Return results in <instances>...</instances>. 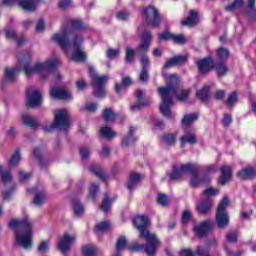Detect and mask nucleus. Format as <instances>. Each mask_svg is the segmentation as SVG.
Wrapping results in <instances>:
<instances>
[{
  "instance_id": "1",
  "label": "nucleus",
  "mask_w": 256,
  "mask_h": 256,
  "mask_svg": "<svg viewBox=\"0 0 256 256\" xmlns=\"http://www.w3.org/2000/svg\"><path fill=\"white\" fill-rule=\"evenodd\" d=\"M61 65V59L56 57L54 60H46L45 62H37L33 66L31 65V61L29 60H22L20 62V67L17 66L15 68H6L5 69V77L7 81L13 83L15 79H17V74L19 71H24L27 77H33L35 73L40 75V79L46 81L49 77V74L54 69H57Z\"/></svg>"
},
{
  "instance_id": "2",
  "label": "nucleus",
  "mask_w": 256,
  "mask_h": 256,
  "mask_svg": "<svg viewBox=\"0 0 256 256\" xmlns=\"http://www.w3.org/2000/svg\"><path fill=\"white\" fill-rule=\"evenodd\" d=\"M166 87L158 88V93L162 99L160 104V113L171 119V108L173 107V98L176 97L178 101H187L189 98V90H182L177 93V87L179 85V75L171 74L166 77Z\"/></svg>"
},
{
  "instance_id": "3",
  "label": "nucleus",
  "mask_w": 256,
  "mask_h": 256,
  "mask_svg": "<svg viewBox=\"0 0 256 256\" xmlns=\"http://www.w3.org/2000/svg\"><path fill=\"white\" fill-rule=\"evenodd\" d=\"M149 225V218L145 215L136 216L134 218V226L139 231V239H145L146 241V254L148 256H155V253H157V250L161 247V242L155 234L149 233L147 229Z\"/></svg>"
},
{
  "instance_id": "4",
  "label": "nucleus",
  "mask_w": 256,
  "mask_h": 256,
  "mask_svg": "<svg viewBox=\"0 0 256 256\" xmlns=\"http://www.w3.org/2000/svg\"><path fill=\"white\" fill-rule=\"evenodd\" d=\"M8 227L10 229L16 230V243L23 247V249H31L33 245V236L31 233V221L29 218H24L22 220L13 219L9 222Z\"/></svg>"
},
{
  "instance_id": "5",
  "label": "nucleus",
  "mask_w": 256,
  "mask_h": 256,
  "mask_svg": "<svg viewBox=\"0 0 256 256\" xmlns=\"http://www.w3.org/2000/svg\"><path fill=\"white\" fill-rule=\"evenodd\" d=\"M69 25L71 28H64L60 33L52 36V41L58 43L63 51L71 49L70 37L73 35V30L82 31V29H85V24L81 20H69Z\"/></svg>"
},
{
  "instance_id": "6",
  "label": "nucleus",
  "mask_w": 256,
  "mask_h": 256,
  "mask_svg": "<svg viewBox=\"0 0 256 256\" xmlns=\"http://www.w3.org/2000/svg\"><path fill=\"white\" fill-rule=\"evenodd\" d=\"M71 127V120L69 119V112L67 110H56L54 112V121L50 127H45L46 133H51L53 129H59L60 131H67Z\"/></svg>"
},
{
  "instance_id": "7",
  "label": "nucleus",
  "mask_w": 256,
  "mask_h": 256,
  "mask_svg": "<svg viewBox=\"0 0 256 256\" xmlns=\"http://www.w3.org/2000/svg\"><path fill=\"white\" fill-rule=\"evenodd\" d=\"M89 75L92 80V86L94 87V97L98 99H103L107 95V91L105 90V85L109 80L107 75L99 76L97 72H95V68L89 67Z\"/></svg>"
},
{
  "instance_id": "8",
  "label": "nucleus",
  "mask_w": 256,
  "mask_h": 256,
  "mask_svg": "<svg viewBox=\"0 0 256 256\" xmlns=\"http://www.w3.org/2000/svg\"><path fill=\"white\" fill-rule=\"evenodd\" d=\"M83 43V36L74 35L72 38V45L74 51L72 52V61L76 63H81L87 60V53L81 49V44Z\"/></svg>"
},
{
  "instance_id": "9",
  "label": "nucleus",
  "mask_w": 256,
  "mask_h": 256,
  "mask_svg": "<svg viewBox=\"0 0 256 256\" xmlns=\"http://www.w3.org/2000/svg\"><path fill=\"white\" fill-rule=\"evenodd\" d=\"M153 41V34L145 30L140 36V43L136 47V53L138 55H147L149 53V49H151V42Z\"/></svg>"
},
{
  "instance_id": "10",
  "label": "nucleus",
  "mask_w": 256,
  "mask_h": 256,
  "mask_svg": "<svg viewBox=\"0 0 256 256\" xmlns=\"http://www.w3.org/2000/svg\"><path fill=\"white\" fill-rule=\"evenodd\" d=\"M145 21L150 27H159L161 25V15L159 10L153 6H149L144 10Z\"/></svg>"
},
{
  "instance_id": "11",
  "label": "nucleus",
  "mask_w": 256,
  "mask_h": 256,
  "mask_svg": "<svg viewBox=\"0 0 256 256\" xmlns=\"http://www.w3.org/2000/svg\"><path fill=\"white\" fill-rule=\"evenodd\" d=\"M26 99H27L26 105L28 108L39 107V105H41L42 96H41V93H39V91L35 89V87L30 86L26 92Z\"/></svg>"
},
{
  "instance_id": "12",
  "label": "nucleus",
  "mask_w": 256,
  "mask_h": 256,
  "mask_svg": "<svg viewBox=\"0 0 256 256\" xmlns=\"http://www.w3.org/2000/svg\"><path fill=\"white\" fill-rule=\"evenodd\" d=\"M136 103L130 105V111L135 113V111H141L143 107H147L149 105V100L145 99V93L143 90L135 91Z\"/></svg>"
},
{
  "instance_id": "13",
  "label": "nucleus",
  "mask_w": 256,
  "mask_h": 256,
  "mask_svg": "<svg viewBox=\"0 0 256 256\" xmlns=\"http://www.w3.org/2000/svg\"><path fill=\"white\" fill-rule=\"evenodd\" d=\"M76 239L77 236L75 235L64 234L58 242V249L61 251V253H67L71 250V247L73 243H75Z\"/></svg>"
},
{
  "instance_id": "14",
  "label": "nucleus",
  "mask_w": 256,
  "mask_h": 256,
  "mask_svg": "<svg viewBox=\"0 0 256 256\" xmlns=\"http://www.w3.org/2000/svg\"><path fill=\"white\" fill-rule=\"evenodd\" d=\"M50 95L54 99H61L62 101H71L73 99V96L71 95V92L65 87L62 88H55L52 87L50 90Z\"/></svg>"
},
{
  "instance_id": "15",
  "label": "nucleus",
  "mask_w": 256,
  "mask_h": 256,
  "mask_svg": "<svg viewBox=\"0 0 256 256\" xmlns=\"http://www.w3.org/2000/svg\"><path fill=\"white\" fill-rule=\"evenodd\" d=\"M211 229H213V222L206 220L194 226V233L197 237L203 238Z\"/></svg>"
},
{
  "instance_id": "16",
  "label": "nucleus",
  "mask_w": 256,
  "mask_h": 256,
  "mask_svg": "<svg viewBox=\"0 0 256 256\" xmlns=\"http://www.w3.org/2000/svg\"><path fill=\"white\" fill-rule=\"evenodd\" d=\"M180 142L181 147H185L187 143H189V145H195V143H197L195 131H193V129H184V135L180 138Z\"/></svg>"
},
{
  "instance_id": "17",
  "label": "nucleus",
  "mask_w": 256,
  "mask_h": 256,
  "mask_svg": "<svg viewBox=\"0 0 256 256\" xmlns=\"http://www.w3.org/2000/svg\"><path fill=\"white\" fill-rule=\"evenodd\" d=\"M198 69L200 73H209L211 69H214L215 67V61L211 57L204 58L202 60H199L197 62Z\"/></svg>"
},
{
  "instance_id": "18",
  "label": "nucleus",
  "mask_w": 256,
  "mask_h": 256,
  "mask_svg": "<svg viewBox=\"0 0 256 256\" xmlns=\"http://www.w3.org/2000/svg\"><path fill=\"white\" fill-rule=\"evenodd\" d=\"M182 25L185 27H196V25H199V13L191 10L188 17L182 21Z\"/></svg>"
},
{
  "instance_id": "19",
  "label": "nucleus",
  "mask_w": 256,
  "mask_h": 256,
  "mask_svg": "<svg viewBox=\"0 0 256 256\" xmlns=\"http://www.w3.org/2000/svg\"><path fill=\"white\" fill-rule=\"evenodd\" d=\"M221 173L218 183L220 185H227L228 181H231L232 169L231 166H222Z\"/></svg>"
},
{
  "instance_id": "20",
  "label": "nucleus",
  "mask_w": 256,
  "mask_h": 256,
  "mask_svg": "<svg viewBox=\"0 0 256 256\" xmlns=\"http://www.w3.org/2000/svg\"><path fill=\"white\" fill-rule=\"evenodd\" d=\"M238 177L243 181H248L249 179H253L254 177H256V169L253 167L243 168L238 172Z\"/></svg>"
},
{
  "instance_id": "21",
  "label": "nucleus",
  "mask_w": 256,
  "mask_h": 256,
  "mask_svg": "<svg viewBox=\"0 0 256 256\" xmlns=\"http://www.w3.org/2000/svg\"><path fill=\"white\" fill-rule=\"evenodd\" d=\"M137 131V128L131 126L129 128L128 134L124 136L122 140L123 147H129V145H133L135 141H137V137H135V132Z\"/></svg>"
},
{
  "instance_id": "22",
  "label": "nucleus",
  "mask_w": 256,
  "mask_h": 256,
  "mask_svg": "<svg viewBox=\"0 0 256 256\" xmlns=\"http://www.w3.org/2000/svg\"><path fill=\"white\" fill-rule=\"evenodd\" d=\"M216 223L219 229L229 226V214L227 212H216Z\"/></svg>"
},
{
  "instance_id": "23",
  "label": "nucleus",
  "mask_w": 256,
  "mask_h": 256,
  "mask_svg": "<svg viewBox=\"0 0 256 256\" xmlns=\"http://www.w3.org/2000/svg\"><path fill=\"white\" fill-rule=\"evenodd\" d=\"M141 179H143V176L141 174L132 173L127 182V188L129 189V191H133V189H135V187H137V185H139Z\"/></svg>"
},
{
  "instance_id": "24",
  "label": "nucleus",
  "mask_w": 256,
  "mask_h": 256,
  "mask_svg": "<svg viewBox=\"0 0 256 256\" xmlns=\"http://www.w3.org/2000/svg\"><path fill=\"white\" fill-rule=\"evenodd\" d=\"M40 0H20L18 2L19 7L24 9V11H29L33 13L35 11V3H39Z\"/></svg>"
},
{
  "instance_id": "25",
  "label": "nucleus",
  "mask_w": 256,
  "mask_h": 256,
  "mask_svg": "<svg viewBox=\"0 0 256 256\" xmlns=\"http://www.w3.org/2000/svg\"><path fill=\"white\" fill-rule=\"evenodd\" d=\"M196 209L200 215H207V213L211 211V199L206 198L196 207Z\"/></svg>"
},
{
  "instance_id": "26",
  "label": "nucleus",
  "mask_w": 256,
  "mask_h": 256,
  "mask_svg": "<svg viewBox=\"0 0 256 256\" xmlns=\"http://www.w3.org/2000/svg\"><path fill=\"white\" fill-rule=\"evenodd\" d=\"M199 119V115L197 114H185L184 117L182 118V128L183 129H192L188 128L189 125H192V123H195Z\"/></svg>"
},
{
  "instance_id": "27",
  "label": "nucleus",
  "mask_w": 256,
  "mask_h": 256,
  "mask_svg": "<svg viewBox=\"0 0 256 256\" xmlns=\"http://www.w3.org/2000/svg\"><path fill=\"white\" fill-rule=\"evenodd\" d=\"M211 88L209 86H204L201 90H198L196 92V96L200 101H203V103L209 101V97H211L210 94Z\"/></svg>"
},
{
  "instance_id": "28",
  "label": "nucleus",
  "mask_w": 256,
  "mask_h": 256,
  "mask_svg": "<svg viewBox=\"0 0 256 256\" xmlns=\"http://www.w3.org/2000/svg\"><path fill=\"white\" fill-rule=\"evenodd\" d=\"M23 123L26 127H31V129H37L39 124L37 123V119L29 114H24L22 116Z\"/></svg>"
},
{
  "instance_id": "29",
  "label": "nucleus",
  "mask_w": 256,
  "mask_h": 256,
  "mask_svg": "<svg viewBox=\"0 0 256 256\" xmlns=\"http://www.w3.org/2000/svg\"><path fill=\"white\" fill-rule=\"evenodd\" d=\"M182 174L185 175V173H188L189 175H197V173L199 172L197 169V165L195 164H182L179 166Z\"/></svg>"
},
{
  "instance_id": "30",
  "label": "nucleus",
  "mask_w": 256,
  "mask_h": 256,
  "mask_svg": "<svg viewBox=\"0 0 256 256\" xmlns=\"http://www.w3.org/2000/svg\"><path fill=\"white\" fill-rule=\"evenodd\" d=\"M214 69L218 77H224V75H227L228 68L227 63H225V61L214 63Z\"/></svg>"
},
{
  "instance_id": "31",
  "label": "nucleus",
  "mask_w": 256,
  "mask_h": 256,
  "mask_svg": "<svg viewBox=\"0 0 256 256\" xmlns=\"http://www.w3.org/2000/svg\"><path fill=\"white\" fill-rule=\"evenodd\" d=\"M72 207L75 217H81V215L85 213V208L83 207V204H81V201L78 199L72 200Z\"/></svg>"
},
{
  "instance_id": "32",
  "label": "nucleus",
  "mask_w": 256,
  "mask_h": 256,
  "mask_svg": "<svg viewBox=\"0 0 256 256\" xmlns=\"http://www.w3.org/2000/svg\"><path fill=\"white\" fill-rule=\"evenodd\" d=\"M162 143H165V145H168L169 147H173L175 143L177 142V132L172 134H165L161 137Z\"/></svg>"
},
{
  "instance_id": "33",
  "label": "nucleus",
  "mask_w": 256,
  "mask_h": 256,
  "mask_svg": "<svg viewBox=\"0 0 256 256\" xmlns=\"http://www.w3.org/2000/svg\"><path fill=\"white\" fill-rule=\"evenodd\" d=\"M111 205H113V200L109 198V195L105 194L102 204L100 205L101 211H103V213H109V211H111Z\"/></svg>"
},
{
  "instance_id": "34",
  "label": "nucleus",
  "mask_w": 256,
  "mask_h": 256,
  "mask_svg": "<svg viewBox=\"0 0 256 256\" xmlns=\"http://www.w3.org/2000/svg\"><path fill=\"white\" fill-rule=\"evenodd\" d=\"M91 171L92 173H94V175H96V177H98L99 179H102V181H105V179H107V174L105 173V171H103L100 165H97V164L92 165Z\"/></svg>"
},
{
  "instance_id": "35",
  "label": "nucleus",
  "mask_w": 256,
  "mask_h": 256,
  "mask_svg": "<svg viewBox=\"0 0 256 256\" xmlns=\"http://www.w3.org/2000/svg\"><path fill=\"white\" fill-rule=\"evenodd\" d=\"M116 117H117V115L115 114L113 109H111V108L104 109L103 119H104V121H106V123H113V121H115Z\"/></svg>"
},
{
  "instance_id": "36",
  "label": "nucleus",
  "mask_w": 256,
  "mask_h": 256,
  "mask_svg": "<svg viewBox=\"0 0 256 256\" xmlns=\"http://www.w3.org/2000/svg\"><path fill=\"white\" fill-rule=\"evenodd\" d=\"M130 85H133V80L129 76L122 78V83H116L115 84V91L116 93H121V89L123 87H130Z\"/></svg>"
},
{
  "instance_id": "37",
  "label": "nucleus",
  "mask_w": 256,
  "mask_h": 256,
  "mask_svg": "<svg viewBox=\"0 0 256 256\" xmlns=\"http://www.w3.org/2000/svg\"><path fill=\"white\" fill-rule=\"evenodd\" d=\"M45 201H47V195L43 191L37 192L35 194L33 203L36 205V207H41Z\"/></svg>"
},
{
  "instance_id": "38",
  "label": "nucleus",
  "mask_w": 256,
  "mask_h": 256,
  "mask_svg": "<svg viewBox=\"0 0 256 256\" xmlns=\"http://www.w3.org/2000/svg\"><path fill=\"white\" fill-rule=\"evenodd\" d=\"M137 50H134L130 46L125 47V61L126 63H133L135 61V54Z\"/></svg>"
},
{
  "instance_id": "39",
  "label": "nucleus",
  "mask_w": 256,
  "mask_h": 256,
  "mask_svg": "<svg viewBox=\"0 0 256 256\" xmlns=\"http://www.w3.org/2000/svg\"><path fill=\"white\" fill-rule=\"evenodd\" d=\"M170 181H179L183 177V172L180 166H174L172 172L169 174Z\"/></svg>"
},
{
  "instance_id": "40",
  "label": "nucleus",
  "mask_w": 256,
  "mask_h": 256,
  "mask_svg": "<svg viewBox=\"0 0 256 256\" xmlns=\"http://www.w3.org/2000/svg\"><path fill=\"white\" fill-rule=\"evenodd\" d=\"M100 135H102V137H105V139H113L114 137H117V132L105 126L100 129Z\"/></svg>"
},
{
  "instance_id": "41",
  "label": "nucleus",
  "mask_w": 256,
  "mask_h": 256,
  "mask_svg": "<svg viewBox=\"0 0 256 256\" xmlns=\"http://www.w3.org/2000/svg\"><path fill=\"white\" fill-rule=\"evenodd\" d=\"M248 11L246 12L251 21H256L255 0H248Z\"/></svg>"
},
{
  "instance_id": "42",
  "label": "nucleus",
  "mask_w": 256,
  "mask_h": 256,
  "mask_svg": "<svg viewBox=\"0 0 256 256\" xmlns=\"http://www.w3.org/2000/svg\"><path fill=\"white\" fill-rule=\"evenodd\" d=\"M33 155L37 159L41 169H43L47 163V160L43 158V155L41 154V150H39L38 148L34 149Z\"/></svg>"
},
{
  "instance_id": "43",
  "label": "nucleus",
  "mask_w": 256,
  "mask_h": 256,
  "mask_svg": "<svg viewBox=\"0 0 256 256\" xmlns=\"http://www.w3.org/2000/svg\"><path fill=\"white\" fill-rule=\"evenodd\" d=\"M191 187H199V185H205V179L199 176V172L196 175H192V179L190 181Z\"/></svg>"
},
{
  "instance_id": "44",
  "label": "nucleus",
  "mask_w": 256,
  "mask_h": 256,
  "mask_svg": "<svg viewBox=\"0 0 256 256\" xmlns=\"http://www.w3.org/2000/svg\"><path fill=\"white\" fill-rule=\"evenodd\" d=\"M97 193H99V185L92 183L89 190L88 199H90V201H95V199H97Z\"/></svg>"
},
{
  "instance_id": "45",
  "label": "nucleus",
  "mask_w": 256,
  "mask_h": 256,
  "mask_svg": "<svg viewBox=\"0 0 256 256\" xmlns=\"http://www.w3.org/2000/svg\"><path fill=\"white\" fill-rule=\"evenodd\" d=\"M227 207H229V198L224 197L217 208V213H227Z\"/></svg>"
},
{
  "instance_id": "46",
  "label": "nucleus",
  "mask_w": 256,
  "mask_h": 256,
  "mask_svg": "<svg viewBox=\"0 0 256 256\" xmlns=\"http://www.w3.org/2000/svg\"><path fill=\"white\" fill-rule=\"evenodd\" d=\"M127 247V239L124 236H121L116 242V253L123 251Z\"/></svg>"
},
{
  "instance_id": "47",
  "label": "nucleus",
  "mask_w": 256,
  "mask_h": 256,
  "mask_svg": "<svg viewBox=\"0 0 256 256\" xmlns=\"http://www.w3.org/2000/svg\"><path fill=\"white\" fill-rule=\"evenodd\" d=\"M140 65L142 69H149L151 65V60L149 59V56H147V54L140 55Z\"/></svg>"
},
{
  "instance_id": "48",
  "label": "nucleus",
  "mask_w": 256,
  "mask_h": 256,
  "mask_svg": "<svg viewBox=\"0 0 256 256\" xmlns=\"http://www.w3.org/2000/svg\"><path fill=\"white\" fill-rule=\"evenodd\" d=\"M82 253L84 256H93L97 253V249L93 245L84 246L82 248Z\"/></svg>"
},
{
  "instance_id": "49",
  "label": "nucleus",
  "mask_w": 256,
  "mask_h": 256,
  "mask_svg": "<svg viewBox=\"0 0 256 256\" xmlns=\"http://www.w3.org/2000/svg\"><path fill=\"white\" fill-rule=\"evenodd\" d=\"M238 98H237V92H232L229 94L228 99L226 100V105L228 107H233V105H235V103H237Z\"/></svg>"
},
{
  "instance_id": "50",
  "label": "nucleus",
  "mask_w": 256,
  "mask_h": 256,
  "mask_svg": "<svg viewBox=\"0 0 256 256\" xmlns=\"http://www.w3.org/2000/svg\"><path fill=\"white\" fill-rule=\"evenodd\" d=\"M172 41H174V43H177L178 45H185V43H187V38H185V35L183 34H179V35H172Z\"/></svg>"
},
{
  "instance_id": "51",
  "label": "nucleus",
  "mask_w": 256,
  "mask_h": 256,
  "mask_svg": "<svg viewBox=\"0 0 256 256\" xmlns=\"http://www.w3.org/2000/svg\"><path fill=\"white\" fill-rule=\"evenodd\" d=\"M239 7H243V0H234L232 4L226 7V11H235Z\"/></svg>"
},
{
  "instance_id": "52",
  "label": "nucleus",
  "mask_w": 256,
  "mask_h": 256,
  "mask_svg": "<svg viewBox=\"0 0 256 256\" xmlns=\"http://www.w3.org/2000/svg\"><path fill=\"white\" fill-rule=\"evenodd\" d=\"M109 227H111L109 222H101L96 225L95 231H96V233H103V232L109 230Z\"/></svg>"
},
{
  "instance_id": "53",
  "label": "nucleus",
  "mask_w": 256,
  "mask_h": 256,
  "mask_svg": "<svg viewBox=\"0 0 256 256\" xmlns=\"http://www.w3.org/2000/svg\"><path fill=\"white\" fill-rule=\"evenodd\" d=\"M130 251H145L147 253V245L145 244H139V242H135L129 247Z\"/></svg>"
},
{
  "instance_id": "54",
  "label": "nucleus",
  "mask_w": 256,
  "mask_h": 256,
  "mask_svg": "<svg viewBox=\"0 0 256 256\" xmlns=\"http://www.w3.org/2000/svg\"><path fill=\"white\" fill-rule=\"evenodd\" d=\"M13 176L11 175L10 171H6L2 173V183L5 187L9 185V183L12 181Z\"/></svg>"
},
{
  "instance_id": "55",
  "label": "nucleus",
  "mask_w": 256,
  "mask_h": 256,
  "mask_svg": "<svg viewBox=\"0 0 256 256\" xmlns=\"http://www.w3.org/2000/svg\"><path fill=\"white\" fill-rule=\"evenodd\" d=\"M216 53L220 61H223V59H227V57H229V50H227V48H218Z\"/></svg>"
},
{
  "instance_id": "56",
  "label": "nucleus",
  "mask_w": 256,
  "mask_h": 256,
  "mask_svg": "<svg viewBox=\"0 0 256 256\" xmlns=\"http://www.w3.org/2000/svg\"><path fill=\"white\" fill-rule=\"evenodd\" d=\"M157 201L162 207H167L169 205V197L165 194H159Z\"/></svg>"
},
{
  "instance_id": "57",
  "label": "nucleus",
  "mask_w": 256,
  "mask_h": 256,
  "mask_svg": "<svg viewBox=\"0 0 256 256\" xmlns=\"http://www.w3.org/2000/svg\"><path fill=\"white\" fill-rule=\"evenodd\" d=\"M19 161H21V154L19 151H16L10 159V165L15 167L16 165H19Z\"/></svg>"
},
{
  "instance_id": "58",
  "label": "nucleus",
  "mask_w": 256,
  "mask_h": 256,
  "mask_svg": "<svg viewBox=\"0 0 256 256\" xmlns=\"http://www.w3.org/2000/svg\"><path fill=\"white\" fill-rule=\"evenodd\" d=\"M139 81L141 83H147L149 81V70L148 69H142L139 74Z\"/></svg>"
},
{
  "instance_id": "59",
  "label": "nucleus",
  "mask_w": 256,
  "mask_h": 256,
  "mask_svg": "<svg viewBox=\"0 0 256 256\" xmlns=\"http://www.w3.org/2000/svg\"><path fill=\"white\" fill-rule=\"evenodd\" d=\"M187 59H189V56L187 55L174 56V61L176 65H184V63H187Z\"/></svg>"
},
{
  "instance_id": "60",
  "label": "nucleus",
  "mask_w": 256,
  "mask_h": 256,
  "mask_svg": "<svg viewBox=\"0 0 256 256\" xmlns=\"http://www.w3.org/2000/svg\"><path fill=\"white\" fill-rule=\"evenodd\" d=\"M160 41H170L173 40V33L171 32H162L158 35Z\"/></svg>"
},
{
  "instance_id": "61",
  "label": "nucleus",
  "mask_w": 256,
  "mask_h": 256,
  "mask_svg": "<svg viewBox=\"0 0 256 256\" xmlns=\"http://www.w3.org/2000/svg\"><path fill=\"white\" fill-rule=\"evenodd\" d=\"M119 53H121V50L110 48L107 50L106 55L108 59H115V57H119Z\"/></svg>"
},
{
  "instance_id": "62",
  "label": "nucleus",
  "mask_w": 256,
  "mask_h": 256,
  "mask_svg": "<svg viewBox=\"0 0 256 256\" xmlns=\"http://www.w3.org/2000/svg\"><path fill=\"white\" fill-rule=\"evenodd\" d=\"M80 157L82 159H89L91 157V150L87 147H81L80 148Z\"/></svg>"
},
{
  "instance_id": "63",
  "label": "nucleus",
  "mask_w": 256,
  "mask_h": 256,
  "mask_svg": "<svg viewBox=\"0 0 256 256\" xmlns=\"http://www.w3.org/2000/svg\"><path fill=\"white\" fill-rule=\"evenodd\" d=\"M225 252L227 256H242L243 255V251L238 250L236 252H233V250H231V248L225 246Z\"/></svg>"
},
{
  "instance_id": "64",
  "label": "nucleus",
  "mask_w": 256,
  "mask_h": 256,
  "mask_svg": "<svg viewBox=\"0 0 256 256\" xmlns=\"http://www.w3.org/2000/svg\"><path fill=\"white\" fill-rule=\"evenodd\" d=\"M195 255H198V256H211L209 255V252L207 251V249H205L204 247H198L196 252H195Z\"/></svg>"
}]
</instances>
